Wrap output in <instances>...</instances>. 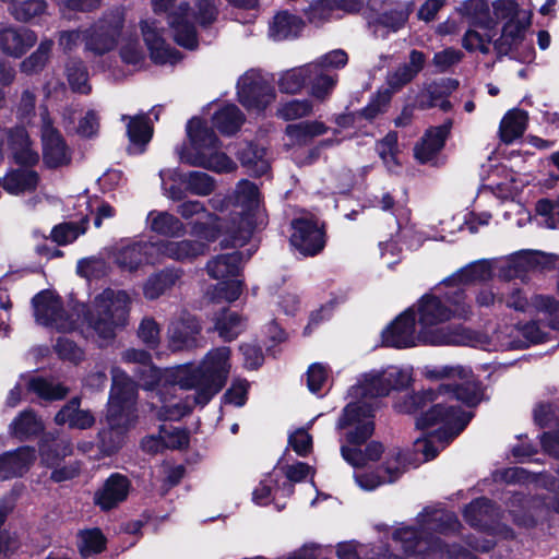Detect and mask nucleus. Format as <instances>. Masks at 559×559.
Returning <instances> with one entry per match:
<instances>
[{
    "label": "nucleus",
    "mask_w": 559,
    "mask_h": 559,
    "mask_svg": "<svg viewBox=\"0 0 559 559\" xmlns=\"http://www.w3.org/2000/svg\"><path fill=\"white\" fill-rule=\"evenodd\" d=\"M480 400L478 386L469 380L462 384L443 383L438 391L426 390L405 396L395 404L401 413H413L423 408L429 402L433 406L416 421L419 428H430L440 425L437 433L427 438H418L414 443L416 453H421L424 461L432 460L444 445L454 439L471 420V414L459 407L462 402L468 406L476 405Z\"/></svg>",
    "instance_id": "1"
},
{
    "label": "nucleus",
    "mask_w": 559,
    "mask_h": 559,
    "mask_svg": "<svg viewBox=\"0 0 559 559\" xmlns=\"http://www.w3.org/2000/svg\"><path fill=\"white\" fill-rule=\"evenodd\" d=\"M33 306L37 323L60 332L78 331L103 346L128 324L131 297L124 290L105 289L88 307H82L83 318L79 323L64 316L59 297L49 290L37 294Z\"/></svg>",
    "instance_id": "2"
},
{
    "label": "nucleus",
    "mask_w": 559,
    "mask_h": 559,
    "mask_svg": "<svg viewBox=\"0 0 559 559\" xmlns=\"http://www.w3.org/2000/svg\"><path fill=\"white\" fill-rule=\"evenodd\" d=\"M417 526H402L394 531L393 540L400 544L407 557L420 559H477L474 550L488 551L492 542L478 544L468 542L469 548L456 544H448L440 536L459 532L461 523L453 512L427 507L416 518Z\"/></svg>",
    "instance_id": "3"
},
{
    "label": "nucleus",
    "mask_w": 559,
    "mask_h": 559,
    "mask_svg": "<svg viewBox=\"0 0 559 559\" xmlns=\"http://www.w3.org/2000/svg\"><path fill=\"white\" fill-rule=\"evenodd\" d=\"M418 313L423 343L437 346L477 344L474 334L461 326L435 328L452 317L465 318L471 313L462 288L447 293L444 300L425 295L418 302Z\"/></svg>",
    "instance_id": "4"
},
{
    "label": "nucleus",
    "mask_w": 559,
    "mask_h": 559,
    "mask_svg": "<svg viewBox=\"0 0 559 559\" xmlns=\"http://www.w3.org/2000/svg\"><path fill=\"white\" fill-rule=\"evenodd\" d=\"M230 348L222 346L210 350L199 368L180 365L173 371L181 390H195L194 404L205 405L225 385L230 371Z\"/></svg>",
    "instance_id": "5"
},
{
    "label": "nucleus",
    "mask_w": 559,
    "mask_h": 559,
    "mask_svg": "<svg viewBox=\"0 0 559 559\" xmlns=\"http://www.w3.org/2000/svg\"><path fill=\"white\" fill-rule=\"evenodd\" d=\"M373 415L372 408L368 404L349 403L343 411L337 421V429H348L346 432V441L354 445H341V454L343 459L354 467H362L369 462L376 461L383 452V448L378 442L369 443L365 451L357 449L356 445L364 443L373 433Z\"/></svg>",
    "instance_id": "6"
},
{
    "label": "nucleus",
    "mask_w": 559,
    "mask_h": 559,
    "mask_svg": "<svg viewBox=\"0 0 559 559\" xmlns=\"http://www.w3.org/2000/svg\"><path fill=\"white\" fill-rule=\"evenodd\" d=\"M174 368L159 370L152 364L145 368L135 370L144 390L151 392V406L156 412V416L162 420H179L192 409V403L189 400H182L177 395L181 383L171 379Z\"/></svg>",
    "instance_id": "7"
},
{
    "label": "nucleus",
    "mask_w": 559,
    "mask_h": 559,
    "mask_svg": "<svg viewBox=\"0 0 559 559\" xmlns=\"http://www.w3.org/2000/svg\"><path fill=\"white\" fill-rule=\"evenodd\" d=\"M187 134L191 147L177 150L181 163L215 173H231L236 169L235 162L218 150V139L214 131L201 119L192 118L188 122Z\"/></svg>",
    "instance_id": "8"
},
{
    "label": "nucleus",
    "mask_w": 559,
    "mask_h": 559,
    "mask_svg": "<svg viewBox=\"0 0 559 559\" xmlns=\"http://www.w3.org/2000/svg\"><path fill=\"white\" fill-rule=\"evenodd\" d=\"M111 378L112 385L106 419L110 430L118 436V441L115 444H107L106 438L109 435L108 431L99 432V437L102 438L103 447L114 451L121 443L120 435L122 431L135 421V401L138 391L136 384L120 368L114 367L111 369Z\"/></svg>",
    "instance_id": "9"
},
{
    "label": "nucleus",
    "mask_w": 559,
    "mask_h": 559,
    "mask_svg": "<svg viewBox=\"0 0 559 559\" xmlns=\"http://www.w3.org/2000/svg\"><path fill=\"white\" fill-rule=\"evenodd\" d=\"M234 199L231 214L235 217L231 225L225 229L228 238L222 241L226 247H241L249 240L253 230L251 216L260 204L259 189L254 183L241 180L236 187Z\"/></svg>",
    "instance_id": "10"
},
{
    "label": "nucleus",
    "mask_w": 559,
    "mask_h": 559,
    "mask_svg": "<svg viewBox=\"0 0 559 559\" xmlns=\"http://www.w3.org/2000/svg\"><path fill=\"white\" fill-rule=\"evenodd\" d=\"M412 381L409 369L395 366L388 367L382 371H372L364 376L362 380L350 389L352 396L359 399L356 403L373 405L369 399L388 395L392 390L406 388Z\"/></svg>",
    "instance_id": "11"
},
{
    "label": "nucleus",
    "mask_w": 559,
    "mask_h": 559,
    "mask_svg": "<svg viewBox=\"0 0 559 559\" xmlns=\"http://www.w3.org/2000/svg\"><path fill=\"white\" fill-rule=\"evenodd\" d=\"M531 306L549 320L548 325L544 329L538 322H530L515 329L518 337L522 336L523 340H516L510 343H502V346L510 348L526 347L531 344H539L547 341L549 331L559 330V311L557 301L549 296L536 295L531 299Z\"/></svg>",
    "instance_id": "12"
},
{
    "label": "nucleus",
    "mask_w": 559,
    "mask_h": 559,
    "mask_svg": "<svg viewBox=\"0 0 559 559\" xmlns=\"http://www.w3.org/2000/svg\"><path fill=\"white\" fill-rule=\"evenodd\" d=\"M152 7L156 13H167L168 22L174 31L175 40L178 45L193 49L198 45L197 28L198 22L193 19L194 5L188 2L176 4V0H152Z\"/></svg>",
    "instance_id": "13"
},
{
    "label": "nucleus",
    "mask_w": 559,
    "mask_h": 559,
    "mask_svg": "<svg viewBox=\"0 0 559 559\" xmlns=\"http://www.w3.org/2000/svg\"><path fill=\"white\" fill-rule=\"evenodd\" d=\"M124 22V10L116 9L85 31V49L95 55H104L117 46Z\"/></svg>",
    "instance_id": "14"
},
{
    "label": "nucleus",
    "mask_w": 559,
    "mask_h": 559,
    "mask_svg": "<svg viewBox=\"0 0 559 559\" xmlns=\"http://www.w3.org/2000/svg\"><path fill=\"white\" fill-rule=\"evenodd\" d=\"M238 99L250 111L261 112L275 100L274 87L258 71L246 72L238 81Z\"/></svg>",
    "instance_id": "15"
},
{
    "label": "nucleus",
    "mask_w": 559,
    "mask_h": 559,
    "mask_svg": "<svg viewBox=\"0 0 559 559\" xmlns=\"http://www.w3.org/2000/svg\"><path fill=\"white\" fill-rule=\"evenodd\" d=\"M176 211L185 219H190L200 214L206 215L205 221H197L191 225V233L204 239L206 242L215 241L219 236L226 234L222 218L212 213H207L204 204L200 201H185L177 206Z\"/></svg>",
    "instance_id": "16"
},
{
    "label": "nucleus",
    "mask_w": 559,
    "mask_h": 559,
    "mask_svg": "<svg viewBox=\"0 0 559 559\" xmlns=\"http://www.w3.org/2000/svg\"><path fill=\"white\" fill-rule=\"evenodd\" d=\"M143 40L150 52L152 61L156 64H175L180 60V55L167 44L164 28L154 19L140 22Z\"/></svg>",
    "instance_id": "17"
},
{
    "label": "nucleus",
    "mask_w": 559,
    "mask_h": 559,
    "mask_svg": "<svg viewBox=\"0 0 559 559\" xmlns=\"http://www.w3.org/2000/svg\"><path fill=\"white\" fill-rule=\"evenodd\" d=\"M25 390L47 401L62 400L69 392L62 384L48 381L40 377L22 378L9 391L5 405L11 408L17 406L22 401Z\"/></svg>",
    "instance_id": "18"
},
{
    "label": "nucleus",
    "mask_w": 559,
    "mask_h": 559,
    "mask_svg": "<svg viewBox=\"0 0 559 559\" xmlns=\"http://www.w3.org/2000/svg\"><path fill=\"white\" fill-rule=\"evenodd\" d=\"M292 230L290 243L304 255H316L325 246L323 228L312 218L294 219Z\"/></svg>",
    "instance_id": "19"
},
{
    "label": "nucleus",
    "mask_w": 559,
    "mask_h": 559,
    "mask_svg": "<svg viewBox=\"0 0 559 559\" xmlns=\"http://www.w3.org/2000/svg\"><path fill=\"white\" fill-rule=\"evenodd\" d=\"M156 250V242H129L116 249L114 260L121 270L134 272L144 264L158 262Z\"/></svg>",
    "instance_id": "20"
},
{
    "label": "nucleus",
    "mask_w": 559,
    "mask_h": 559,
    "mask_svg": "<svg viewBox=\"0 0 559 559\" xmlns=\"http://www.w3.org/2000/svg\"><path fill=\"white\" fill-rule=\"evenodd\" d=\"M41 141L44 162L50 168L68 165L71 160L70 150L57 129L53 128L50 119L41 117Z\"/></svg>",
    "instance_id": "21"
},
{
    "label": "nucleus",
    "mask_w": 559,
    "mask_h": 559,
    "mask_svg": "<svg viewBox=\"0 0 559 559\" xmlns=\"http://www.w3.org/2000/svg\"><path fill=\"white\" fill-rule=\"evenodd\" d=\"M382 341L386 346L396 348L416 346L418 342H423L420 331L416 333L415 317L411 309L404 311L383 331Z\"/></svg>",
    "instance_id": "22"
},
{
    "label": "nucleus",
    "mask_w": 559,
    "mask_h": 559,
    "mask_svg": "<svg viewBox=\"0 0 559 559\" xmlns=\"http://www.w3.org/2000/svg\"><path fill=\"white\" fill-rule=\"evenodd\" d=\"M37 40V34L25 26H5L0 29V50L13 58H21Z\"/></svg>",
    "instance_id": "23"
},
{
    "label": "nucleus",
    "mask_w": 559,
    "mask_h": 559,
    "mask_svg": "<svg viewBox=\"0 0 559 559\" xmlns=\"http://www.w3.org/2000/svg\"><path fill=\"white\" fill-rule=\"evenodd\" d=\"M201 332L199 321L191 316H185L173 321L168 328V344L175 350H183L198 345L197 336Z\"/></svg>",
    "instance_id": "24"
},
{
    "label": "nucleus",
    "mask_w": 559,
    "mask_h": 559,
    "mask_svg": "<svg viewBox=\"0 0 559 559\" xmlns=\"http://www.w3.org/2000/svg\"><path fill=\"white\" fill-rule=\"evenodd\" d=\"M156 249L158 261L164 258L185 261L203 254L206 250V243L188 239L180 241L163 240L156 242Z\"/></svg>",
    "instance_id": "25"
},
{
    "label": "nucleus",
    "mask_w": 559,
    "mask_h": 559,
    "mask_svg": "<svg viewBox=\"0 0 559 559\" xmlns=\"http://www.w3.org/2000/svg\"><path fill=\"white\" fill-rule=\"evenodd\" d=\"M129 480L127 477L114 474L111 475L94 495V502L103 510L115 508L123 501L129 492Z\"/></svg>",
    "instance_id": "26"
},
{
    "label": "nucleus",
    "mask_w": 559,
    "mask_h": 559,
    "mask_svg": "<svg viewBox=\"0 0 559 559\" xmlns=\"http://www.w3.org/2000/svg\"><path fill=\"white\" fill-rule=\"evenodd\" d=\"M35 457V451L29 447L0 455V480L22 476L28 471Z\"/></svg>",
    "instance_id": "27"
},
{
    "label": "nucleus",
    "mask_w": 559,
    "mask_h": 559,
    "mask_svg": "<svg viewBox=\"0 0 559 559\" xmlns=\"http://www.w3.org/2000/svg\"><path fill=\"white\" fill-rule=\"evenodd\" d=\"M548 258L538 251L522 250L502 262L500 270L506 278L520 276L523 272L544 265Z\"/></svg>",
    "instance_id": "28"
},
{
    "label": "nucleus",
    "mask_w": 559,
    "mask_h": 559,
    "mask_svg": "<svg viewBox=\"0 0 559 559\" xmlns=\"http://www.w3.org/2000/svg\"><path fill=\"white\" fill-rule=\"evenodd\" d=\"M121 120L127 122V134L130 141L129 153H143L152 136V128L148 124L147 116L144 114L136 116L122 115Z\"/></svg>",
    "instance_id": "29"
},
{
    "label": "nucleus",
    "mask_w": 559,
    "mask_h": 559,
    "mask_svg": "<svg viewBox=\"0 0 559 559\" xmlns=\"http://www.w3.org/2000/svg\"><path fill=\"white\" fill-rule=\"evenodd\" d=\"M497 516L496 509L486 498L476 499L464 509V519L472 526L483 530L496 532Z\"/></svg>",
    "instance_id": "30"
},
{
    "label": "nucleus",
    "mask_w": 559,
    "mask_h": 559,
    "mask_svg": "<svg viewBox=\"0 0 559 559\" xmlns=\"http://www.w3.org/2000/svg\"><path fill=\"white\" fill-rule=\"evenodd\" d=\"M338 81L336 74L326 72L319 68V64L309 63V76L307 78L308 93L317 100L328 99Z\"/></svg>",
    "instance_id": "31"
},
{
    "label": "nucleus",
    "mask_w": 559,
    "mask_h": 559,
    "mask_svg": "<svg viewBox=\"0 0 559 559\" xmlns=\"http://www.w3.org/2000/svg\"><path fill=\"white\" fill-rule=\"evenodd\" d=\"M304 27L302 20L288 11L277 12L269 23V37L275 41L297 37Z\"/></svg>",
    "instance_id": "32"
},
{
    "label": "nucleus",
    "mask_w": 559,
    "mask_h": 559,
    "mask_svg": "<svg viewBox=\"0 0 559 559\" xmlns=\"http://www.w3.org/2000/svg\"><path fill=\"white\" fill-rule=\"evenodd\" d=\"M181 273L176 269H164L151 274L143 283V295L148 300H155L168 293L180 280Z\"/></svg>",
    "instance_id": "33"
},
{
    "label": "nucleus",
    "mask_w": 559,
    "mask_h": 559,
    "mask_svg": "<svg viewBox=\"0 0 559 559\" xmlns=\"http://www.w3.org/2000/svg\"><path fill=\"white\" fill-rule=\"evenodd\" d=\"M449 133L447 126L432 128L426 132L420 143L414 148L416 159L421 163H430L444 145Z\"/></svg>",
    "instance_id": "34"
},
{
    "label": "nucleus",
    "mask_w": 559,
    "mask_h": 559,
    "mask_svg": "<svg viewBox=\"0 0 559 559\" xmlns=\"http://www.w3.org/2000/svg\"><path fill=\"white\" fill-rule=\"evenodd\" d=\"M39 178L36 171L28 168L15 169L0 178L3 189L14 195L32 192L37 188Z\"/></svg>",
    "instance_id": "35"
},
{
    "label": "nucleus",
    "mask_w": 559,
    "mask_h": 559,
    "mask_svg": "<svg viewBox=\"0 0 559 559\" xmlns=\"http://www.w3.org/2000/svg\"><path fill=\"white\" fill-rule=\"evenodd\" d=\"M491 277V265L488 261H478L466 265L443 281V284L453 289L461 288L474 282L487 281Z\"/></svg>",
    "instance_id": "36"
},
{
    "label": "nucleus",
    "mask_w": 559,
    "mask_h": 559,
    "mask_svg": "<svg viewBox=\"0 0 559 559\" xmlns=\"http://www.w3.org/2000/svg\"><path fill=\"white\" fill-rule=\"evenodd\" d=\"M425 61L426 58L421 51L412 50L409 53V63L403 64L388 74L386 82L390 88L395 92L409 83L421 71Z\"/></svg>",
    "instance_id": "37"
},
{
    "label": "nucleus",
    "mask_w": 559,
    "mask_h": 559,
    "mask_svg": "<svg viewBox=\"0 0 559 559\" xmlns=\"http://www.w3.org/2000/svg\"><path fill=\"white\" fill-rule=\"evenodd\" d=\"M55 421L58 425L68 424L71 428L87 429L94 425L95 418L88 411L80 409V400L74 397L56 414Z\"/></svg>",
    "instance_id": "38"
},
{
    "label": "nucleus",
    "mask_w": 559,
    "mask_h": 559,
    "mask_svg": "<svg viewBox=\"0 0 559 559\" xmlns=\"http://www.w3.org/2000/svg\"><path fill=\"white\" fill-rule=\"evenodd\" d=\"M146 225L151 231L163 236L176 237L185 233L183 223L165 211H151L146 217Z\"/></svg>",
    "instance_id": "39"
},
{
    "label": "nucleus",
    "mask_w": 559,
    "mask_h": 559,
    "mask_svg": "<svg viewBox=\"0 0 559 559\" xmlns=\"http://www.w3.org/2000/svg\"><path fill=\"white\" fill-rule=\"evenodd\" d=\"M241 264V253L238 251L219 254L207 262L206 269L211 277L227 280L238 275Z\"/></svg>",
    "instance_id": "40"
},
{
    "label": "nucleus",
    "mask_w": 559,
    "mask_h": 559,
    "mask_svg": "<svg viewBox=\"0 0 559 559\" xmlns=\"http://www.w3.org/2000/svg\"><path fill=\"white\" fill-rule=\"evenodd\" d=\"M457 10L471 25L491 31L493 20L490 16L489 4L486 0H466Z\"/></svg>",
    "instance_id": "41"
},
{
    "label": "nucleus",
    "mask_w": 559,
    "mask_h": 559,
    "mask_svg": "<svg viewBox=\"0 0 559 559\" xmlns=\"http://www.w3.org/2000/svg\"><path fill=\"white\" fill-rule=\"evenodd\" d=\"M9 144L16 163L32 165L38 160V155L32 150L27 132L22 127H16L9 132Z\"/></svg>",
    "instance_id": "42"
},
{
    "label": "nucleus",
    "mask_w": 559,
    "mask_h": 559,
    "mask_svg": "<svg viewBox=\"0 0 559 559\" xmlns=\"http://www.w3.org/2000/svg\"><path fill=\"white\" fill-rule=\"evenodd\" d=\"M530 24L531 20L523 19L506 22L500 38L495 43L497 50L500 53H508L513 47L518 46L523 40Z\"/></svg>",
    "instance_id": "43"
},
{
    "label": "nucleus",
    "mask_w": 559,
    "mask_h": 559,
    "mask_svg": "<svg viewBox=\"0 0 559 559\" xmlns=\"http://www.w3.org/2000/svg\"><path fill=\"white\" fill-rule=\"evenodd\" d=\"M52 47V39L43 38L37 48L21 62V72L27 75L41 72L50 59Z\"/></svg>",
    "instance_id": "44"
},
{
    "label": "nucleus",
    "mask_w": 559,
    "mask_h": 559,
    "mask_svg": "<svg viewBox=\"0 0 559 559\" xmlns=\"http://www.w3.org/2000/svg\"><path fill=\"white\" fill-rule=\"evenodd\" d=\"M527 119L526 111L519 109L510 110L500 123L501 140L506 143H511L520 138L526 129Z\"/></svg>",
    "instance_id": "45"
},
{
    "label": "nucleus",
    "mask_w": 559,
    "mask_h": 559,
    "mask_svg": "<svg viewBox=\"0 0 559 559\" xmlns=\"http://www.w3.org/2000/svg\"><path fill=\"white\" fill-rule=\"evenodd\" d=\"M41 420L31 409L21 412L10 424V431L19 439H26L43 430Z\"/></svg>",
    "instance_id": "46"
},
{
    "label": "nucleus",
    "mask_w": 559,
    "mask_h": 559,
    "mask_svg": "<svg viewBox=\"0 0 559 559\" xmlns=\"http://www.w3.org/2000/svg\"><path fill=\"white\" fill-rule=\"evenodd\" d=\"M309 63L283 71L277 80L278 88L285 94H298L307 85Z\"/></svg>",
    "instance_id": "47"
},
{
    "label": "nucleus",
    "mask_w": 559,
    "mask_h": 559,
    "mask_svg": "<svg viewBox=\"0 0 559 559\" xmlns=\"http://www.w3.org/2000/svg\"><path fill=\"white\" fill-rule=\"evenodd\" d=\"M48 11L47 0L15 1L9 7V13L19 22L27 23L45 15Z\"/></svg>",
    "instance_id": "48"
},
{
    "label": "nucleus",
    "mask_w": 559,
    "mask_h": 559,
    "mask_svg": "<svg viewBox=\"0 0 559 559\" xmlns=\"http://www.w3.org/2000/svg\"><path fill=\"white\" fill-rule=\"evenodd\" d=\"M239 158L248 170L255 175L262 176L270 168L266 151L255 144H248L240 153Z\"/></svg>",
    "instance_id": "49"
},
{
    "label": "nucleus",
    "mask_w": 559,
    "mask_h": 559,
    "mask_svg": "<svg viewBox=\"0 0 559 559\" xmlns=\"http://www.w3.org/2000/svg\"><path fill=\"white\" fill-rule=\"evenodd\" d=\"M245 328V320L236 312L223 311L215 318L214 329L225 341H233Z\"/></svg>",
    "instance_id": "50"
},
{
    "label": "nucleus",
    "mask_w": 559,
    "mask_h": 559,
    "mask_svg": "<svg viewBox=\"0 0 559 559\" xmlns=\"http://www.w3.org/2000/svg\"><path fill=\"white\" fill-rule=\"evenodd\" d=\"M215 127L224 134H233L243 122V115L235 105H226L213 117Z\"/></svg>",
    "instance_id": "51"
},
{
    "label": "nucleus",
    "mask_w": 559,
    "mask_h": 559,
    "mask_svg": "<svg viewBox=\"0 0 559 559\" xmlns=\"http://www.w3.org/2000/svg\"><path fill=\"white\" fill-rule=\"evenodd\" d=\"M336 555L338 559H404L402 556L390 552L389 550H385V552L381 554L378 558L369 557L368 547L354 542L337 544Z\"/></svg>",
    "instance_id": "52"
},
{
    "label": "nucleus",
    "mask_w": 559,
    "mask_h": 559,
    "mask_svg": "<svg viewBox=\"0 0 559 559\" xmlns=\"http://www.w3.org/2000/svg\"><path fill=\"white\" fill-rule=\"evenodd\" d=\"M406 461L400 449L393 448L385 452L384 461L380 467L384 481L393 483L405 472Z\"/></svg>",
    "instance_id": "53"
},
{
    "label": "nucleus",
    "mask_w": 559,
    "mask_h": 559,
    "mask_svg": "<svg viewBox=\"0 0 559 559\" xmlns=\"http://www.w3.org/2000/svg\"><path fill=\"white\" fill-rule=\"evenodd\" d=\"M66 75L72 91L81 94H88L91 92L88 73L82 61L70 60L66 66Z\"/></svg>",
    "instance_id": "54"
},
{
    "label": "nucleus",
    "mask_w": 559,
    "mask_h": 559,
    "mask_svg": "<svg viewBox=\"0 0 559 559\" xmlns=\"http://www.w3.org/2000/svg\"><path fill=\"white\" fill-rule=\"evenodd\" d=\"M328 128L321 121H306L296 124H289L286 128V134L297 143H305L308 140L324 134Z\"/></svg>",
    "instance_id": "55"
},
{
    "label": "nucleus",
    "mask_w": 559,
    "mask_h": 559,
    "mask_svg": "<svg viewBox=\"0 0 559 559\" xmlns=\"http://www.w3.org/2000/svg\"><path fill=\"white\" fill-rule=\"evenodd\" d=\"M88 226V218L84 217L80 223H62L51 230V238L58 245H67L84 234Z\"/></svg>",
    "instance_id": "56"
},
{
    "label": "nucleus",
    "mask_w": 559,
    "mask_h": 559,
    "mask_svg": "<svg viewBox=\"0 0 559 559\" xmlns=\"http://www.w3.org/2000/svg\"><path fill=\"white\" fill-rule=\"evenodd\" d=\"M186 190L192 194L205 197L215 189V180L202 171H190L183 178Z\"/></svg>",
    "instance_id": "57"
},
{
    "label": "nucleus",
    "mask_w": 559,
    "mask_h": 559,
    "mask_svg": "<svg viewBox=\"0 0 559 559\" xmlns=\"http://www.w3.org/2000/svg\"><path fill=\"white\" fill-rule=\"evenodd\" d=\"M241 292L242 282L238 278L229 277L227 280H221L207 294L212 300L231 302L239 298Z\"/></svg>",
    "instance_id": "58"
},
{
    "label": "nucleus",
    "mask_w": 559,
    "mask_h": 559,
    "mask_svg": "<svg viewBox=\"0 0 559 559\" xmlns=\"http://www.w3.org/2000/svg\"><path fill=\"white\" fill-rule=\"evenodd\" d=\"M313 106L309 99H292L278 106L276 115L284 120H296L312 114Z\"/></svg>",
    "instance_id": "59"
},
{
    "label": "nucleus",
    "mask_w": 559,
    "mask_h": 559,
    "mask_svg": "<svg viewBox=\"0 0 559 559\" xmlns=\"http://www.w3.org/2000/svg\"><path fill=\"white\" fill-rule=\"evenodd\" d=\"M119 55L123 63L132 66L135 69L141 68L145 60V53L139 40L130 36L123 37Z\"/></svg>",
    "instance_id": "60"
},
{
    "label": "nucleus",
    "mask_w": 559,
    "mask_h": 559,
    "mask_svg": "<svg viewBox=\"0 0 559 559\" xmlns=\"http://www.w3.org/2000/svg\"><path fill=\"white\" fill-rule=\"evenodd\" d=\"M492 9L498 21L531 20V12L520 9L514 0H497L492 3Z\"/></svg>",
    "instance_id": "61"
},
{
    "label": "nucleus",
    "mask_w": 559,
    "mask_h": 559,
    "mask_svg": "<svg viewBox=\"0 0 559 559\" xmlns=\"http://www.w3.org/2000/svg\"><path fill=\"white\" fill-rule=\"evenodd\" d=\"M105 543L106 539L98 528L82 531L79 535V548L84 557L100 552Z\"/></svg>",
    "instance_id": "62"
},
{
    "label": "nucleus",
    "mask_w": 559,
    "mask_h": 559,
    "mask_svg": "<svg viewBox=\"0 0 559 559\" xmlns=\"http://www.w3.org/2000/svg\"><path fill=\"white\" fill-rule=\"evenodd\" d=\"M218 0H193V19L201 26L212 24L218 15Z\"/></svg>",
    "instance_id": "63"
},
{
    "label": "nucleus",
    "mask_w": 559,
    "mask_h": 559,
    "mask_svg": "<svg viewBox=\"0 0 559 559\" xmlns=\"http://www.w3.org/2000/svg\"><path fill=\"white\" fill-rule=\"evenodd\" d=\"M335 10L334 0H316L306 10V15L310 23L321 25L334 16Z\"/></svg>",
    "instance_id": "64"
}]
</instances>
